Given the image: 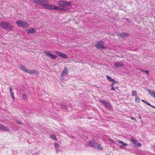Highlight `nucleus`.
Returning <instances> with one entry per match:
<instances>
[{
	"label": "nucleus",
	"mask_w": 155,
	"mask_h": 155,
	"mask_svg": "<svg viewBox=\"0 0 155 155\" xmlns=\"http://www.w3.org/2000/svg\"><path fill=\"white\" fill-rule=\"evenodd\" d=\"M116 89H117V88H118V87H116Z\"/></svg>",
	"instance_id": "nucleus-38"
},
{
	"label": "nucleus",
	"mask_w": 155,
	"mask_h": 155,
	"mask_svg": "<svg viewBox=\"0 0 155 155\" xmlns=\"http://www.w3.org/2000/svg\"><path fill=\"white\" fill-rule=\"evenodd\" d=\"M153 108H154V109H155V106H153Z\"/></svg>",
	"instance_id": "nucleus-37"
},
{
	"label": "nucleus",
	"mask_w": 155,
	"mask_h": 155,
	"mask_svg": "<svg viewBox=\"0 0 155 155\" xmlns=\"http://www.w3.org/2000/svg\"><path fill=\"white\" fill-rule=\"evenodd\" d=\"M104 44L103 41H99L98 42L97 44L96 47L99 49H104L105 48L104 46Z\"/></svg>",
	"instance_id": "nucleus-8"
},
{
	"label": "nucleus",
	"mask_w": 155,
	"mask_h": 155,
	"mask_svg": "<svg viewBox=\"0 0 155 155\" xmlns=\"http://www.w3.org/2000/svg\"><path fill=\"white\" fill-rule=\"evenodd\" d=\"M44 53L46 54L47 56L50 57L52 59H55L57 58V56L55 55H53L52 54L49 52L47 51H45Z\"/></svg>",
	"instance_id": "nucleus-5"
},
{
	"label": "nucleus",
	"mask_w": 155,
	"mask_h": 155,
	"mask_svg": "<svg viewBox=\"0 0 155 155\" xmlns=\"http://www.w3.org/2000/svg\"><path fill=\"white\" fill-rule=\"evenodd\" d=\"M141 71H142V72H144V70H141Z\"/></svg>",
	"instance_id": "nucleus-36"
},
{
	"label": "nucleus",
	"mask_w": 155,
	"mask_h": 155,
	"mask_svg": "<svg viewBox=\"0 0 155 155\" xmlns=\"http://www.w3.org/2000/svg\"><path fill=\"white\" fill-rule=\"evenodd\" d=\"M141 101H143V102H144V103H146V101H145L144 100H141Z\"/></svg>",
	"instance_id": "nucleus-35"
},
{
	"label": "nucleus",
	"mask_w": 155,
	"mask_h": 155,
	"mask_svg": "<svg viewBox=\"0 0 155 155\" xmlns=\"http://www.w3.org/2000/svg\"><path fill=\"white\" fill-rule=\"evenodd\" d=\"M114 65L117 67L122 66L124 64L121 62H115L114 64Z\"/></svg>",
	"instance_id": "nucleus-18"
},
{
	"label": "nucleus",
	"mask_w": 155,
	"mask_h": 155,
	"mask_svg": "<svg viewBox=\"0 0 155 155\" xmlns=\"http://www.w3.org/2000/svg\"><path fill=\"white\" fill-rule=\"evenodd\" d=\"M117 81H115V80H114V81H112L111 82H112V84H111V86H113V85L115 83H117Z\"/></svg>",
	"instance_id": "nucleus-29"
},
{
	"label": "nucleus",
	"mask_w": 155,
	"mask_h": 155,
	"mask_svg": "<svg viewBox=\"0 0 155 155\" xmlns=\"http://www.w3.org/2000/svg\"><path fill=\"white\" fill-rule=\"evenodd\" d=\"M118 142L120 144H121L125 146H127V143H124L123 141L119 140L118 141Z\"/></svg>",
	"instance_id": "nucleus-20"
},
{
	"label": "nucleus",
	"mask_w": 155,
	"mask_h": 155,
	"mask_svg": "<svg viewBox=\"0 0 155 155\" xmlns=\"http://www.w3.org/2000/svg\"><path fill=\"white\" fill-rule=\"evenodd\" d=\"M99 101L101 103L103 104L106 107L108 108H110L111 107L110 104L107 102L106 101L104 100L102 101L101 100H100Z\"/></svg>",
	"instance_id": "nucleus-14"
},
{
	"label": "nucleus",
	"mask_w": 155,
	"mask_h": 155,
	"mask_svg": "<svg viewBox=\"0 0 155 155\" xmlns=\"http://www.w3.org/2000/svg\"><path fill=\"white\" fill-rule=\"evenodd\" d=\"M0 129L5 131H8L9 130V128H7L3 124H0Z\"/></svg>",
	"instance_id": "nucleus-17"
},
{
	"label": "nucleus",
	"mask_w": 155,
	"mask_h": 155,
	"mask_svg": "<svg viewBox=\"0 0 155 155\" xmlns=\"http://www.w3.org/2000/svg\"><path fill=\"white\" fill-rule=\"evenodd\" d=\"M109 140L110 142L111 143H112L113 144H115V142L113 140L110 139H109Z\"/></svg>",
	"instance_id": "nucleus-28"
},
{
	"label": "nucleus",
	"mask_w": 155,
	"mask_h": 155,
	"mask_svg": "<svg viewBox=\"0 0 155 155\" xmlns=\"http://www.w3.org/2000/svg\"><path fill=\"white\" fill-rule=\"evenodd\" d=\"M68 70L66 67H64L63 70L60 74L61 77H64L67 75L68 73Z\"/></svg>",
	"instance_id": "nucleus-9"
},
{
	"label": "nucleus",
	"mask_w": 155,
	"mask_h": 155,
	"mask_svg": "<svg viewBox=\"0 0 155 155\" xmlns=\"http://www.w3.org/2000/svg\"><path fill=\"white\" fill-rule=\"evenodd\" d=\"M55 52L59 56L63 58H68V56L66 55L65 54L61 52L58 51H55Z\"/></svg>",
	"instance_id": "nucleus-6"
},
{
	"label": "nucleus",
	"mask_w": 155,
	"mask_h": 155,
	"mask_svg": "<svg viewBox=\"0 0 155 155\" xmlns=\"http://www.w3.org/2000/svg\"><path fill=\"white\" fill-rule=\"evenodd\" d=\"M131 141L133 143L134 145L136 147H140L141 146V144L140 143L138 142L137 140L135 139L132 138L131 139Z\"/></svg>",
	"instance_id": "nucleus-7"
},
{
	"label": "nucleus",
	"mask_w": 155,
	"mask_h": 155,
	"mask_svg": "<svg viewBox=\"0 0 155 155\" xmlns=\"http://www.w3.org/2000/svg\"><path fill=\"white\" fill-rule=\"evenodd\" d=\"M135 100L136 102H139L140 101V99L137 96H136L135 97Z\"/></svg>",
	"instance_id": "nucleus-26"
},
{
	"label": "nucleus",
	"mask_w": 155,
	"mask_h": 155,
	"mask_svg": "<svg viewBox=\"0 0 155 155\" xmlns=\"http://www.w3.org/2000/svg\"><path fill=\"white\" fill-rule=\"evenodd\" d=\"M28 73L30 74H33L35 75H38L39 73L38 71H36L34 69L30 70L28 69Z\"/></svg>",
	"instance_id": "nucleus-10"
},
{
	"label": "nucleus",
	"mask_w": 155,
	"mask_h": 155,
	"mask_svg": "<svg viewBox=\"0 0 155 155\" xmlns=\"http://www.w3.org/2000/svg\"><path fill=\"white\" fill-rule=\"evenodd\" d=\"M9 91H10V94L13 100H15V97L14 96V94L13 92V89L12 87L9 88Z\"/></svg>",
	"instance_id": "nucleus-16"
},
{
	"label": "nucleus",
	"mask_w": 155,
	"mask_h": 155,
	"mask_svg": "<svg viewBox=\"0 0 155 155\" xmlns=\"http://www.w3.org/2000/svg\"><path fill=\"white\" fill-rule=\"evenodd\" d=\"M0 26L3 29L9 31H12L13 29L12 24L7 21L0 22Z\"/></svg>",
	"instance_id": "nucleus-2"
},
{
	"label": "nucleus",
	"mask_w": 155,
	"mask_h": 155,
	"mask_svg": "<svg viewBox=\"0 0 155 155\" xmlns=\"http://www.w3.org/2000/svg\"><path fill=\"white\" fill-rule=\"evenodd\" d=\"M106 77H107V80L110 82L114 81V79H112L111 77L108 75H106Z\"/></svg>",
	"instance_id": "nucleus-21"
},
{
	"label": "nucleus",
	"mask_w": 155,
	"mask_h": 155,
	"mask_svg": "<svg viewBox=\"0 0 155 155\" xmlns=\"http://www.w3.org/2000/svg\"><path fill=\"white\" fill-rule=\"evenodd\" d=\"M51 137L54 140H57V139L56 136L52 134H51Z\"/></svg>",
	"instance_id": "nucleus-25"
},
{
	"label": "nucleus",
	"mask_w": 155,
	"mask_h": 155,
	"mask_svg": "<svg viewBox=\"0 0 155 155\" xmlns=\"http://www.w3.org/2000/svg\"><path fill=\"white\" fill-rule=\"evenodd\" d=\"M17 122L18 123L20 124H21V122H19V121H17Z\"/></svg>",
	"instance_id": "nucleus-34"
},
{
	"label": "nucleus",
	"mask_w": 155,
	"mask_h": 155,
	"mask_svg": "<svg viewBox=\"0 0 155 155\" xmlns=\"http://www.w3.org/2000/svg\"><path fill=\"white\" fill-rule=\"evenodd\" d=\"M54 145L55 147L56 150H57V152H58L59 151V150H58V149H59V148H58V147H59L58 144L57 143H54Z\"/></svg>",
	"instance_id": "nucleus-23"
},
{
	"label": "nucleus",
	"mask_w": 155,
	"mask_h": 155,
	"mask_svg": "<svg viewBox=\"0 0 155 155\" xmlns=\"http://www.w3.org/2000/svg\"><path fill=\"white\" fill-rule=\"evenodd\" d=\"M33 3L38 4H41L42 6L45 9L50 10H65L63 8L58 7L51 4H49V2L48 0H31Z\"/></svg>",
	"instance_id": "nucleus-1"
},
{
	"label": "nucleus",
	"mask_w": 155,
	"mask_h": 155,
	"mask_svg": "<svg viewBox=\"0 0 155 155\" xmlns=\"http://www.w3.org/2000/svg\"><path fill=\"white\" fill-rule=\"evenodd\" d=\"M18 68L21 69L23 71L25 72H27L28 70V69L26 68L24 66H23L22 65H18Z\"/></svg>",
	"instance_id": "nucleus-11"
},
{
	"label": "nucleus",
	"mask_w": 155,
	"mask_h": 155,
	"mask_svg": "<svg viewBox=\"0 0 155 155\" xmlns=\"http://www.w3.org/2000/svg\"><path fill=\"white\" fill-rule=\"evenodd\" d=\"M131 119L132 120H135V121H136V119L134 118V117H131Z\"/></svg>",
	"instance_id": "nucleus-33"
},
{
	"label": "nucleus",
	"mask_w": 155,
	"mask_h": 155,
	"mask_svg": "<svg viewBox=\"0 0 155 155\" xmlns=\"http://www.w3.org/2000/svg\"><path fill=\"white\" fill-rule=\"evenodd\" d=\"M145 104H147V105L150 106L152 107H153V106H154L153 105H151L147 101H146Z\"/></svg>",
	"instance_id": "nucleus-27"
},
{
	"label": "nucleus",
	"mask_w": 155,
	"mask_h": 155,
	"mask_svg": "<svg viewBox=\"0 0 155 155\" xmlns=\"http://www.w3.org/2000/svg\"><path fill=\"white\" fill-rule=\"evenodd\" d=\"M71 2H64L63 0L59 1L58 2V5L60 6L63 8H66L68 6H70L71 5Z\"/></svg>",
	"instance_id": "nucleus-4"
},
{
	"label": "nucleus",
	"mask_w": 155,
	"mask_h": 155,
	"mask_svg": "<svg viewBox=\"0 0 155 155\" xmlns=\"http://www.w3.org/2000/svg\"><path fill=\"white\" fill-rule=\"evenodd\" d=\"M18 26L23 28H26L29 26V24L25 21L18 20L16 21Z\"/></svg>",
	"instance_id": "nucleus-3"
},
{
	"label": "nucleus",
	"mask_w": 155,
	"mask_h": 155,
	"mask_svg": "<svg viewBox=\"0 0 155 155\" xmlns=\"http://www.w3.org/2000/svg\"><path fill=\"white\" fill-rule=\"evenodd\" d=\"M144 72L147 74H149V71H147V70H146V71H144Z\"/></svg>",
	"instance_id": "nucleus-31"
},
{
	"label": "nucleus",
	"mask_w": 155,
	"mask_h": 155,
	"mask_svg": "<svg viewBox=\"0 0 155 155\" xmlns=\"http://www.w3.org/2000/svg\"><path fill=\"white\" fill-rule=\"evenodd\" d=\"M152 97L155 98V93L151 92L150 90L148 91Z\"/></svg>",
	"instance_id": "nucleus-24"
},
{
	"label": "nucleus",
	"mask_w": 155,
	"mask_h": 155,
	"mask_svg": "<svg viewBox=\"0 0 155 155\" xmlns=\"http://www.w3.org/2000/svg\"><path fill=\"white\" fill-rule=\"evenodd\" d=\"M22 96H23V99H27V96L25 94H23V95Z\"/></svg>",
	"instance_id": "nucleus-30"
},
{
	"label": "nucleus",
	"mask_w": 155,
	"mask_h": 155,
	"mask_svg": "<svg viewBox=\"0 0 155 155\" xmlns=\"http://www.w3.org/2000/svg\"><path fill=\"white\" fill-rule=\"evenodd\" d=\"M111 90H112L115 91V88L113 86H112V87H111Z\"/></svg>",
	"instance_id": "nucleus-32"
},
{
	"label": "nucleus",
	"mask_w": 155,
	"mask_h": 155,
	"mask_svg": "<svg viewBox=\"0 0 155 155\" xmlns=\"http://www.w3.org/2000/svg\"><path fill=\"white\" fill-rule=\"evenodd\" d=\"M95 142L91 141H89L88 143V145L89 147H93L94 145V144Z\"/></svg>",
	"instance_id": "nucleus-19"
},
{
	"label": "nucleus",
	"mask_w": 155,
	"mask_h": 155,
	"mask_svg": "<svg viewBox=\"0 0 155 155\" xmlns=\"http://www.w3.org/2000/svg\"><path fill=\"white\" fill-rule=\"evenodd\" d=\"M119 36L121 38H123L129 36V34L127 32H124L122 34H120Z\"/></svg>",
	"instance_id": "nucleus-13"
},
{
	"label": "nucleus",
	"mask_w": 155,
	"mask_h": 155,
	"mask_svg": "<svg viewBox=\"0 0 155 155\" xmlns=\"http://www.w3.org/2000/svg\"><path fill=\"white\" fill-rule=\"evenodd\" d=\"M93 147L94 148L98 150H101L102 149V147H101V146L100 144L95 142L94 144V145Z\"/></svg>",
	"instance_id": "nucleus-12"
},
{
	"label": "nucleus",
	"mask_w": 155,
	"mask_h": 155,
	"mask_svg": "<svg viewBox=\"0 0 155 155\" xmlns=\"http://www.w3.org/2000/svg\"><path fill=\"white\" fill-rule=\"evenodd\" d=\"M137 91H136L133 90L132 91V96H137Z\"/></svg>",
	"instance_id": "nucleus-22"
},
{
	"label": "nucleus",
	"mask_w": 155,
	"mask_h": 155,
	"mask_svg": "<svg viewBox=\"0 0 155 155\" xmlns=\"http://www.w3.org/2000/svg\"><path fill=\"white\" fill-rule=\"evenodd\" d=\"M25 31V32L28 34H31L35 32V29L34 28L29 29L28 30H26Z\"/></svg>",
	"instance_id": "nucleus-15"
}]
</instances>
